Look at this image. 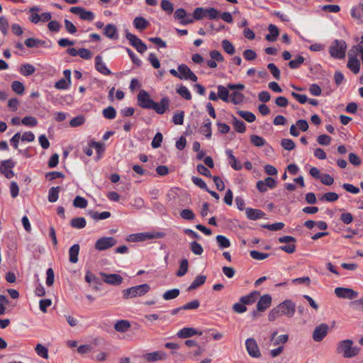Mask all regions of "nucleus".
I'll return each instance as SVG.
<instances>
[{
    "instance_id": "nucleus-1",
    "label": "nucleus",
    "mask_w": 363,
    "mask_h": 363,
    "mask_svg": "<svg viewBox=\"0 0 363 363\" xmlns=\"http://www.w3.org/2000/svg\"><path fill=\"white\" fill-rule=\"evenodd\" d=\"M353 341L347 339L338 342L336 352L342 354L345 358H352L357 356L359 352V348L353 346Z\"/></svg>"
},
{
    "instance_id": "nucleus-2",
    "label": "nucleus",
    "mask_w": 363,
    "mask_h": 363,
    "mask_svg": "<svg viewBox=\"0 0 363 363\" xmlns=\"http://www.w3.org/2000/svg\"><path fill=\"white\" fill-rule=\"evenodd\" d=\"M347 45L343 40H335L329 48L330 56L335 59L345 57Z\"/></svg>"
},
{
    "instance_id": "nucleus-3",
    "label": "nucleus",
    "mask_w": 363,
    "mask_h": 363,
    "mask_svg": "<svg viewBox=\"0 0 363 363\" xmlns=\"http://www.w3.org/2000/svg\"><path fill=\"white\" fill-rule=\"evenodd\" d=\"M150 289L147 284L133 286L123 291V297L125 299L141 296L147 294Z\"/></svg>"
},
{
    "instance_id": "nucleus-4",
    "label": "nucleus",
    "mask_w": 363,
    "mask_h": 363,
    "mask_svg": "<svg viewBox=\"0 0 363 363\" xmlns=\"http://www.w3.org/2000/svg\"><path fill=\"white\" fill-rule=\"evenodd\" d=\"M125 37L129 40L130 44L134 47L137 51L141 54L144 53L147 49V45L136 35L125 30Z\"/></svg>"
},
{
    "instance_id": "nucleus-5",
    "label": "nucleus",
    "mask_w": 363,
    "mask_h": 363,
    "mask_svg": "<svg viewBox=\"0 0 363 363\" xmlns=\"http://www.w3.org/2000/svg\"><path fill=\"white\" fill-rule=\"evenodd\" d=\"M116 240L113 237H103L95 242V249L99 251L106 250L116 245Z\"/></svg>"
},
{
    "instance_id": "nucleus-6",
    "label": "nucleus",
    "mask_w": 363,
    "mask_h": 363,
    "mask_svg": "<svg viewBox=\"0 0 363 363\" xmlns=\"http://www.w3.org/2000/svg\"><path fill=\"white\" fill-rule=\"evenodd\" d=\"M174 18L175 20L179 21L180 24L185 26L187 24L192 23L194 22V18H191V13H187L184 9H177L174 13Z\"/></svg>"
},
{
    "instance_id": "nucleus-7",
    "label": "nucleus",
    "mask_w": 363,
    "mask_h": 363,
    "mask_svg": "<svg viewBox=\"0 0 363 363\" xmlns=\"http://www.w3.org/2000/svg\"><path fill=\"white\" fill-rule=\"evenodd\" d=\"M138 105L147 109H150L154 101L150 99L149 94L145 90H140L137 96Z\"/></svg>"
},
{
    "instance_id": "nucleus-8",
    "label": "nucleus",
    "mask_w": 363,
    "mask_h": 363,
    "mask_svg": "<svg viewBox=\"0 0 363 363\" xmlns=\"http://www.w3.org/2000/svg\"><path fill=\"white\" fill-rule=\"evenodd\" d=\"M69 11L71 13L78 15L82 20L91 21L95 17V15L92 11H86L81 6L71 7Z\"/></svg>"
},
{
    "instance_id": "nucleus-9",
    "label": "nucleus",
    "mask_w": 363,
    "mask_h": 363,
    "mask_svg": "<svg viewBox=\"0 0 363 363\" xmlns=\"http://www.w3.org/2000/svg\"><path fill=\"white\" fill-rule=\"evenodd\" d=\"M245 346L250 357L259 358L261 356L258 345L254 338H247L245 341Z\"/></svg>"
},
{
    "instance_id": "nucleus-10",
    "label": "nucleus",
    "mask_w": 363,
    "mask_h": 363,
    "mask_svg": "<svg viewBox=\"0 0 363 363\" xmlns=\"http://www.w3.org/2000/svg\"><path fill=\"white\" fill-rule=\"evenodd\" d=\"M282 315H285L289 318L294 315L296 311V305L291 300H285L278 305Z\"/></svg>"
},
{
    "instance_id": "nucleus-11",
    "label": "nucleus",
    "mask_w": 363,
    "mask_h": 363,
    "mask_svg": "<svg viewBox=\"0 0 363 363\" xmlns=\"http://www.w3.org/2000/svg\"><path fill=\"white\" fill-rule=\"evenodd\" d=\"M329 327L325 323L316 326L313 333V339L315 342H320L328 335Z\"/></svg>"
},
{
    "instance_id": "nucleus-12",
    "label": "nucleus",
    "mask_w": 363,
    "mask_h": 363,
    "mask_svg": "<svg viewBox=\"0 0 363 363\" xmlns=\"http://www.w3.org/2000/svg\"><path fill=\"white\" fill-rule=\"evenodd\" d=\"M335 294L338 298L354 299L358 296L357 291L350 288L337 287L335 289Z\"/></svg>"
},
{
    "instance_id": "nucleus-13",
    "label": "nucleus",
    "mask_w": 363,
    "mask_h": 363,
    "mask_svg": "<svg viewBox=\"0 0 363 363\" xmlns=\"http://www.w3.org/2000/svg\"><path fill=\"white\" fill-rule=\"evenodd\" d=\"M178 71L179 74H181L180 79H189L192 82H196L198 79L196 75L184 64L178 66Z\"/></svg>"
},
{
    "instance_id": "nucleus-14",
    "label": "nucleus",
    "mask_w": 363,
    "mask_h": 363,
    "mask_svg": "<svg viewBox=\"0 0 363 363\" xmlns=\"http://www.w3.org/2000/svg\"><path fill=\"white\" fill-rule=\"evenodd\" d=\"M100 274L103 278V281L111 285L118 286L123 281V277L118 274H107L106 273L101 272Z\"/></svg>"
},
{
    "instance_id": "nucleus-15",
    "label": "nucleus",
    "mask_w": 363,
    "mask_h": 363,
    "mask_svg": "<svg viewBox=\"0 0 363 363\" xmlns=\"http://www.w3.org/2000/svg\"><path fill=\"white\" fill-rule=\"evenodd\" d=\"M143 358L147 362H152L160 360H165L167 358V355L163 351H155L145 354L143 355Z\"/></svg>"
},
{
    "instance_id": "nucleus-16",
    "label": "nucleus",
    "mask_w": 363,
    "mask_h": 363,
    "mask_svg": "<svg viewBox=\"0 0 363 363\" xmlns=\"http://www.w3.org/2000/svg\"><path fill=\"white\" fill-rule=\"evenodd\" d=\"M169 100L167 97H164L161 99L160 102L156 103L154 101L150 109H153L156 113L162 114L169 108Z\"/></svg>"
},
{
    "instance_id": "nucleus-17",
    "label": "nucleus",
    "mask_w": 363,
    "mask_h": 363,
    "mask_svg": "<svg viewBox=\"0 0 363 363\" xmlns=\"http://www.w3.org/2000/svg\"><path fill=\"white\" fill-rule=\"evenodd\" d=\"M95 67L96 69L104 75H110L111 72L106 67L105 62H104L102 57L97 55L95 57Z\"/></svg>"
},
{
    "instance_id": "nucleus-18",
    "label": "nucleus",
    "mask_w": 363,
    "mask_h": 363,
    "mask_svg": "<svg viewBox=\"0 0 363 363\" xmlns=\"http://www.w3.org/2000/svg\"><path fill=\"white\" fill-rule=\"evenodd\" d=\"M272 303V297L269 294H264L260 297L259 299L257 308L259 311H264L267 308H268Z\"/></svg>"
},
{
    "instance_id": "nucleus-19",
    "label": "nucleus",
    "mask_w": 363,
    "mask_h": 363,
    "mask_svg": "<svg viewBox=\"0 0 363 363\" xmlns=\"http://www.w3.org/2000/svg\"><path fill=\"white\" fill-rule=\"evenodd\" d=\"M245 211L247 218L252 220L262 218L265 216V213L259 209L246 208Z\"/></svg>"
},
{
    "instance_id": "nucleus-20",
    "label": "nucleus",
    "mask_w": 363,
    "mask_h": 363,
    "mask_svg": "<svg viewBox=\"0 0 363 363\" xmlns=\"http://www.w3.org/2000/svg\"><path fill=\"white\" fill-rule=\"evenodd\" d=\"M349 59L347 64V67L354 73V74H358L359 72L360 69V62L358 60V59L356 57V56L352 55V54L350 52L349 55Z\"/></svg>"
},
{
    "instance_id": "nucleus-21",
    "label": "nucleus",
    "mask_w": 363,
    "mask_h": 363,
    "mask_svg": "<svg viewBox=\"0 0 363 363\" xmlns=\"http://www.w3.org/2000/svg\"><path fill=\"white\" fill-rule=\"evenodd\" d=\"M154 238V235L148 233H139L131 234L128 237V241L129 242H139L144 241L146 240H150Z\"/></svg>"
},
{
    "instance_id": "nucleus-22",
    "label": "nucleus",
    "mask_w": 363,
    "mask_h": 363,
    "mask_svg": "<svg viewBox=\"0 0 363 363\" xmlns=\"http://www.w3.org/2000/svg\"><path fill=\"white\" fill-rule=\"evenodd\" d=\"M201 332H198L193 328H183L177 333V336L180 338H187L195 335H201Z\"/></svg>"
},
{
    "instance_id": "nucleus-23",
    "label": "nucleus",
    "mask_w": 363,
    "mask_h": 363,
    "mask_svg": "<svg viewBox=\"0 0 363 363\" xmlns=\"http://www.w3.org/2000/svg\"><path fill=\"white\" fill-rule=\"evenodd\" d=\"M104 34L110 39H118L117 28L114 24L108 23L104 28Z\"/></svg>"
},
{
    "instance_id": "nucleus-24",
    "label": "nucleus",
    "mask_w": 363,
    "mask_h": 363,
    "mask_svg": "<svg viewBox=\"0 0 363 363\" xmlns=\"http://www.w3.org/2000/svg\"><path fill=\"white\" fill-rule=\"evenodd\" d=\"M41 11L40 8L37 6H32L29 9L28 12L30 13V16L28 17L29 21L34 23L37 24L40 23V14L39 12Z\"/></svg>"
},
{
    "instance_id": "nucleus-25",
    "label": "nucleus",
    "mask_w": 363,
    "mask_h": 363,
    "mask_svg": "<svg viewBox=\"0 0 363 363\" xmlns=\"http://www.w3.org/2000/svg\"><path fill=\"white\" fill-rule=\"evenodd\" d=\"M259 296V293L257 291H254L246 296L240 297V301L245 305H249L253 303Z\"/></svg>"
},
{
    "instance_id": "nucleus-26",
    "label": "nucleus",
    "mask_w": 363,
    "mask_h": 363,
    "mask_svg": "<svg viewBox=\"0 0 363 363\" xmlns=\"http://www.w3.org/2000/svg\"><path fill=\"white\" fill-rule=\"evenodd\" d=\"M79 245L74 244L69 250V260L71 263H77L78 262V255L79 253Z\"/></svg>"
},
{
    "instance_id": "nucleus-27",
    "label": "nucleus",
    "mask_w": 363,
    "mask_h": 363,
    "mask_svg": "<svg viewBox=\"0 0 363 363\" xmlns=\"http://www.w3.org/2000/svg\"><path fill=\"white\" fill-rule=\"evenodd\" d=\"M225 153L229 159V164L235 170H240L242 165L237 161L236 157L233 155V151L230 149L225 150Z\"/></svg>"
},
{
    "instance_id": "nucleus-28",
    "label": "nucleus",
    "mask_w": 363,
    "mask_h": 363,
    "mask_svg": "<svg viewBox=\"0 0 363 363\" xmlns=\"http://www.w3.org/2000/svg\"><path fill=\"white\" fill-rule=\"evenodd\" d=\"M268 30L269 33L265 36V39L269 42H274L279 34L278 28L275 25L270 24L268 26Z\"/></svg>"
},
{
    "instance_id": "nucleus-29",
    "label": "nucleus",
    "mask_w": 363,
    "mask_h": 363,
    "mask_svg": "<svg viewBox=\"0 0 363 363\" xmlns=\"http://www.w3.org/2000/svg\"><path fill=\"white\" fill-rule=\"evenodd\" d=\"M363 13V1H360L356 6L352 8L351 16L352 18H356L362 23V15Z\"/></svg>"
},
{
    "instance_id": "nucleus-30",
    "label": "nucleus",
    "mask_w": 363,
    "mask_h": 363,
    "mask_svg": "<svg viewBox=\"0 0 363 363\" xmlns=\"http://www.w3.org/2000/svg\"><path fill=\"white\" fill-rule=\"evenodd\" d=\"M130 328V323L126 320H118L114 325V329L117 332L125 333Z\"/></svg>"
},
{
    "instance_id": "nucleus-31",
    "label": "nucleus",
    "mask_w": 363,
    "mask_h": 363,
    "mask_svg": "<svg viewBox=\"0 0 363 363\" xmlns=\"http://www.w3.org/2000/svg\"><path fill=\"white\" fill-rule=\"evenodd\" d=\"M25 45L29 48H38L40 46H45V41L39 40L38 38H29L25 40Z\"/></svg>"
},
{
    "instance_id": "nucleus-32",
    "label": "nucleus",
    "mask_w": 363,
    "mask_h": 363,
    "mask_svg": "<svg viewBox=\"0 0 363 363\" xmlns=\"http://www.w3.org/2000/svg\"><path fill=\"white\" fill-rule=\"evenodd\" d=\"M206 280V277L205 275H198L190 286L188 287V291H192L196 289V288L203 285Z\"/></svg>"
},
{
    "instance_id": "nucleus-33",
    "label": "nucleus",
    "mask_w": 363,
    "mask_h": 363,
    "mask_svg": "<svg viewBox=\"0 0 363 363\" xmlns=\"http://www.w3.org/2000/svg\"><path fill=\"white\" fill-rule=\"evenodd\" d=\"M200 133L205 135L207 138H211V121L207 118L205 120L203 125L200 128Z\"/></svg>"
},
{
    "instance_id": "nucleus-34",
    "label": "nucleus",
    "mask_w": 363,
    "mask_h": 363,
    "mask_svg": "<svg viewBox=\"0 0 363 363\" xmlns=\"http://www.w3.org/2000/svg\"><path fill=\"white\" fill-rule=\"evenodd\" d=\"M133 25L136 29L143 30L147 28L149 22L143 17H135L133 20Z\"/></svg>"
},
{
    "instance_id": "nucleus-35",
    "label": "nucleus",
    "mask_w": 363,
    "mask_h": 363,
    "mask_svg": "<svg viewBox=\"0 0 363 363\" xmlns=\"http://www.w3.org/2000/svg\"><path fill=\"white\" fill-rule=\"evenodd\" d=\"M232 123L235 128V130L240 133H243L246 130L245 123L239 119H238L235 116H233Z\"/></svg>"
},
{
    "instance_id": "nucleus-36",
    "label": "nucleus",
    "mask_w": 363,
    "mask_h": 363,
    "mask_svg": "<svg viewBox=\"0 0 363 363\" xmlns=\"http://www.w3.org/2000/svg\"><path fill=\"white\" fill-rule=\"evenodd\" d=\"M70 225L76 229L84 228L86 225V221L84 217H77L71 220Z\"/></svg>"
},
{
    "instance_id": "nucleus-37",
    "label": "nucleus",
    "mask_w": 363,
    "mask_h": 363,
    "mask_svg": "<svg viewBox=\"0 0 363 363\" xmlns=\"http://www.w3.org/2000/svg\"><path fill=\"white\" fill-rule=\"evenodd\" d=\"M60 191V186H53L49 189L48 199L50 202L54 203L57 201L59 198V193Z\"/></svg>"
},
{
    "instance_id": "nucleus-38",
    "label": "nucleus",
    "mask_w": 363,
    "mask_h": 363,
    "mask_svg": "<svg viewBox=\"0 0 363 363\" xmlns=\"http://www.w3.org/2000/svg\"><path fill=\"white\" fill-rule=\"evenodd\" d=\"M228 87H225L223 85L218 86V96L219 99L223 100L225 102H229V91L228 90Z\"/></svg>"
},
{
    "instance_id": "nucleus-39",
    "label": "nucleus",
    "mask_w": 363,
    "mask_h": 363,
    "mask_svg": "<svg viewBox=\"0 0 363 363\" xmlns=\"http://www.w3.org/2000/svg\"><path fill=\"white\" fill-rule=\"evenodd\" d=\"M180 291L179 289H173L165 291L162 295V298L166 301L172 300L178 297Z\"/></svg>"
},
{
    "instance_id": "nucleus-40",
    "label": "nucleus",
    "mask_w": 363,
    "mask_h": 363,
    "mask_svg": "<svg viewBox=\"0 0 363 363\" xmlns=\"http://www.w3.org/2000/svg\"><path fill=\"white\" fill-rule=\"evenodd\" d=\"M189 268V262L186 259H183L179 264V268L178 271L177 272L176 274L177 277H183L184 276Z\"/></svg>"
},
{
    "instance_id": "nucleus-41",
    "label": "nucleus",
    "mask_w": 363,
    "mask_h": 363,
    "mask_svg": "<svg viewBox=\"0 0 363 363\" xmlns=\"http://www.w3.org/2000/svg\"><path fill=\"white\" fill-rule=\"evenodd\" d=\"M35 71V68L34 66L28 63L22 65L20 68V72L26 77L33 74Z\"/></svg>"
},
{
    "instance_id": "nucleus-42",
    "label": "nucleus",
    "mask_w": 363,
    "mask_h": 363,
    "mask_svg": "<svg viewBox=\"0 0 363 363\" xmlns=\"http://www.w3.org/2000/svg\"><path fill=\"white\" fill-rule=\"evenodd\" d=\"M238 113L240 116L243 119L249 123H252L255 121L256 116L255 115L247 111H238Z\"/></svg>"
},
{
    "instance_id": "nucleus-43",
    "label": "nucleus",
    "mask_w": 363,
    "mask_h": 363,
    "mask_svg": "<svg viewBox=\"0 0 363 363\" xmlns=\"http://www.w3.org/2000/svg\"><path fill=\"white\" fill-rule=\"evenodd\" d=\"M89 215L94 220H104L111 216V213L108 211H104L101 213L91 211L89 212Z\"/></svg>"
},
{
    "instance_id": "nucleus-44",
    "label": "nucleus",
    "mask_w": 363,
    "mask_h": 363,
    "mask_svg": "<svg viewBox=\"0 0 363 363\" xmlns=\"http://www.w3.org/2000/svg\"><path fill=\"white\" fill-rule=\"evenodd\" d=\"M103 116L106 119H113L116 116V111L114 107L110 106L104 108L102 111Z\"/></svg>"
},
{
    "instance_id": "nucleus-45",
    "label": "nucleus",
    "mask_w": 363,
    "mask_h": 363,
    "mask_svg": "<svg viewBox=\"0 0 363 363\" xmlns=\"http://www.w3.org/2000/svg\"><path fill=\"white\" fill-rule=\"evenodd\" d=\"M216 241L220 248H227L230 246V242L228 238L224 235H218L216 236Z\"/></svg>"
},
{
    "instance_id": "nucleus-46",
    "label": "nucleus",
    "mask_w": 363,
    "mask_h": 363,
    "mask_svg": "<svg viewBox=\"0 0 363 363\" xmlns=\"http://www.w3.org/2000/svg\"><path fill=\"white\" fill-rule=\"evenodd\" d=\"M9 21L8 19L4 16H0V31L4 35H7L9 33Z\"/></svg>"
},
{
    "instance_id": "nucleus-47",
    "label": "nucleus",
    "mask_w": 363,
    "mask_h": 363,
    "mask_svg": "<svg viewBox=\"0 0 363 363\" xmlns=\"http://www.w3.org/2000/svg\"><path fill=\"white\" fill-rule=\"evenodd\" d=\"M222 48L223 50L229 54V55H233L235 52V49L233 46V45L228 40H223L221 42Z\"/></svg>"
},
{
    "instance_id": "nucleus-48",
    "label": "nucleus",
    "mask_w": 363,
    "mask_h": 363,
    "mask_svg": "<svg viewBox=\"0 0 363 363\" xmlns=\"http://www.w3.org/2000/svg\"><path fill=\"white\" fill-rule=\"evenodd\" d=\"M244 100V95L238 91H233L230 94V101L237 105L241 104Z\"/></svg>"
},
{
    "instance_id": "nucleus-49",
    "label": "nucleus",
    "mask_w": 363,
    "mask_h": 363,
    "mask_svg": "<svg viewBox=\"0 0 363 363\" xmlns=\"http://www.w3.org/2000/svg\"><path fill=\"white\" fill-rule=\"evenodd\" d=\"M87 201L80 196H77L73 201V206L76 208H84L87 206Z\"/></svg>"
},
{
    "instance_id": "nucleus-50",
    "label": "nucleus",
    "mask_w": 363,
    "mask_h": 363,
    "mask_svg": "<svg viewBox=\"0 0 363 363\" xmlns=\"http://www.w3.org/2000/svg\"><path fill=\"white\" fill-rule=\"evenodd\" d=\"M177 92L186 100H190L191 99V94L185 86L181 85L177 89Z\"/></svg>"
},
{
    "instance_id": "nucleus-51",
    "label": "nucleus",
    "mask_w": 363,
    "mask_h": 363,
    "mask_svg": "<svg viewBox=\"0 0 363 363\" xmlns=\"http://www.w3.org/2000/svg\"><path fill=\"white\" fill-rule=\"evenodd\" d=\"M35 352L38 356L44 358H48V350L42 344H38L35 347Z\"/></svg>"
},
{
    "instance_id": "nucleus-52",
    "label": "nucleus",
    "mask_w": 363,
    "mask_h": 363,
    "mask_svg": "<svg viewBox=\"0 0 363 363\" xmlns=\"http://www.w3.org/2000/svg\"><path fill=\"white\" fill-rule=\"evenodd\" d=\"M206 16L210 20H213L219 18L220 12L214 8L208 7L205 9Z\"/></svg>"
},
{
    "instance_id": "nucleus-53",
    "label": "nucleus",
    "mask_w": 363,
    "mask_h": 363,
    "mask_svg": "<svg viewBox=\"0 0 363 363\" xmlns=\"http://www.w3.org/2000/svg\"><path fill=\"white\" fill-rule=\"evenodd\" d=\"M206 17L205 9L202 7L196 8L191 14V18L194 20H201Z\"/></svg>"
},
{
    "instance_id": "nucleus-54",
    "label": "nucleus",
    "mask_w": 363,
    "mask_h": 363,
    "mask_svg": "<svg viewBox=\"0 0 363 363\" xmlns=\"http://www.w3.org/2000/svg\"><path fill=\"white\" fill-rule=\"evenodd\" d=\"M190 249L196 255H201L203 252L202 246L196 241H193L190 243Z\"/></svg>"
},
{
    "instance_id": "nucleus-55",
    "label": "nucleus",
    "mask_w": 363,
    "mask_h": 363,
    "mask_svg": "<svg viewBox=\"0 0 363 363\" xmlns=\"http://www.w3.org/2000/svg\"><path fill=\"white\" fill-rule=\"evenodd\" d=\"M11 89L18 94H23L25 90L24 85L19 81H13L11 84Z\"/></svg>"
},
{
    "instance_id": "nucleus-56",
    "label": "nucleus",
    "mask_w": 363,
    "mask_h": 363,
    "mask_svg": "<svg viewBox=\"0 0 363 363\" xmlns=\"http://www.w3.org/2000/svg\"><path fill=\"white\" fill-rule=\"evenodd\" d=\"M251 143L256 147H262L265 145V140L257 135H252L250 136Z\"/></svg>"
},
{
    "instance_id": "nucleus-57",
    "label": "nucleus",
    "mask_w": 363,
    "mask_h": 363,
    "mask_svg": "<svg viewBox=\"0 0 363 363\" xmlns=\"http://www.w3.org/2000/svg\"><path fill=\"white\" fill-rule=\"evenodd\" d=\"M339 198L337 194L335 192H327L324 194L322 197L320 199V201H326L328 202H334L337 201Z\"/></svg>"
},
{
    "instance_id": "nucleus-58",
    "label": "nucleus",
    "mask_w": 363,
    "mask_h": 363,
    "mask_svg": "<svg viewBox=\"0 0 363 363\" xmlns=\"http://www.w3.org/2000/svg\"><path fill=\"white\" fill-rule=\"evenodd\" d=\"M304 62V57L301 55H298L295 59L289 62V66L291 69H297Z\"/></svg>"
},
{
    "instance_id": "nucleus-59",
    "label": "nucleus",
    "mask_w": 363,
    "mask_h": 363,
    "mask_svg": "<svg viewBox=\"0 0 363 363\" xmlns=\"http://www.w3.org/2000/svg\"><path fill=\"white\" fill-rule=\"evenodd\" d=\"M250 255L252 259L257 260H263L269 257V254L260 252L257 250H251Z\"/></svg>"
},
{
    "instance_id": "nucleus-60",
    "label": "nucleus",
    "mask_w": 363,
    "mask_h": 363,
    "mask_svg": "<svg viewBox=\"0 0 363 363\" xmlns=\"http://www.w3.org/2000/svg\"><path fill=\"white\" fill-rule=\"evenodd\" d=\"M281 145L284 149L289 151L294 150L296 147L295 143L292 140L287 138L281 140Z\"/></svg>"
},
{
    "instance_id": "nucleus-61",
    "label": "nucleus",
    "mask_w": 363,
    "mask_h": 363,
    "mask_svg": "<svg viewBox=\"0 0 363 363\" xmlns=\"http://www.w3.org/2000/svg\"><path fill=\"white\" fill-rule=\"evenodd\" d=\"M84 279L85 281L89 284H101V281L99 280V279L97 278L94 274H93L90 271L86 272Z\"/></svg>"
},
{
    "instance_id": "nucleus-62",
    "label": "nucleus",
    "mask_w": 363,
    "mask_h": 363,
    "mask_svg": "<svg viewBox=\"0 0 363 363\" xmlns=\"http://www.w3.org/2000/svg\"><path fill=\"white\" fill-rule=\"evenodd\" d=\"M180 216L185 220H191L195 218V214L189 208H186L182 210L180 212Z\"/></svg>"
},
{
    "instance_id": "nucleus-63",
    "label": "nucleus",
    "mask_w": 363,
    "mask_h": 363,
    "mask_svg": "<svg viewBox=\"0 0 363 363\" xmlns=\"http://www.w3.org/2000/svg\"><path fill=\"white\" fill-rule=\"evenodd\" d=\"M267 68L269 69V71L271 72L272 74L273 75V77L276 79H277V80L280 79V77H281L280 70L275 65V64H274V63H269L267 65Z\"/></svg>"
},
{
    "instance_id": "nucleus-64",
    "label": "nucleus",
    "mask_w": 363,
    "mask_h": 363,
    "mask_svg": "<svg viewBox=\"0 0 363 363\" xmlns=\"http://www.w3.org/2000/svg\"><path fill=\"white\" fill-rule=\"evenodd\" d=\"M184 112L181 111L174 114L172 117V122L175 125H182L184 123Z\"/></svg>"
}]
</instances>
